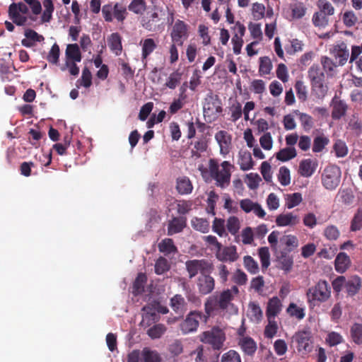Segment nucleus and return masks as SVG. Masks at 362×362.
Listing matches in <instances>:
<instances>
[{
    "mask_svg": "<svg viewBox=\"0 0 362 362\" xmlns=\"http://www.w3.org/2000/svg\"><path fill=\"white\" fill-rule=\"evenodd\" d=\"M361 286V280L358 276H354L345 282V288L349 296H354Z\"/></svg>",
    "mask_w": 362,
    "mask_h": 362,
    "instance_id": "7c9ffc66",
    "label": "nucleus"
},
{
    "mask_svg": "<svg viewBox=\"0 0 362 362\" xmlns=\"http://www.w3.org/2000/svg\"><path fill=\"white\" fill-rule=\"evenodd\" d=\"M268 324L264 329V336L268 339L273 338L277 332L278 325L275 319H267Z\"/></svg>",
    "mask_w": 362,
    "mask_h": 362,
    "instance_id": "680f3d73",
    "label": "nucleus"
},
{
    "mask_svg": "<svg viewBox=\"0 0 362 362\" xmlns=\"http://www.w3.org/2000/svg\"><path fill=\"white\" fill-rule=\"evenodd\" d=\"M351 335L354 343L362 344V325L355 323L351 328Z\"/></svg>",
    "mask_w": 362,
    "mask_h": 362,
    "instance_id": "13d9d810",
    "label": "nucleus"
},
{
    "mask_svg": "<svg viewBox=\"0 0 362 362\" xmlns=\"http://www.w3.org/2000/svg\"><path fill=\"white\" fill-rule=\"evenodd\" d=\"M238 345L241 350L248 356H252L257 350V344L250 337L243 335L238 338Z\"/></svg>",
    "mask_w": 362,
    "mask_h": 362,
    "instance_id": "412c9836",
    "label": "nucleus"
},
{
    "mask_svg": "<svg viewBox=\"0 0 362 362\" xmlns=\"http://www.w3.org/2000/svg\"><path fill=\"white\" fill-rule=\"evenodd\" d=\"M337 198L339 202L348 205L353 202L354 196L351 189H341L338 192Z\"/></svg>",
    "mask_w": 362,
    "mask_h": 362,
    "instance_id": "79ce46f5",
    "label": "nucleus"
},
{
    "mask_svg": "<svg viewBox=\"0 0 362 362\" xmlns=\"http://www.w3.org/2000/svg\"><path fill=\"white\" fill-rule=\"evenodd\" d=\"M66 57L72 62H80L81 61V54L79 47L77 44L68 45L66 49Z\"/></svg>",
    "mask_w": 362,
    "mask_h": 362,
    "instance_id": "f704fd0d",
    "label": "nucleus"
},
{
    "mask_svg": "<svg viewBox=\"0 0 362 362\" xmlns=\"http://www.w3.org/2000/svg\"><path fill=\"white\" fill-rule=\"evenodd\" d=\"M231 280L235 286H243L247 281V276L243 271L238 269L233 273Z\"/></svg>",
    "mask_w": 362,
    "mask_h": 362,
    "instance_id": "3c124183",
    "label": "nucleus"
},
{
    "mask_svg": "<svg viewBox=\"0 0 362 362\" xmlns=\"http://www.w3.org/2000/svg\"><path fill=\"white\" fill-rule=\"evenodd\" d=\"M226 337L223 331L218 327H213L200 336V340L204 344L211 345L214 349L220 350L223 346Z\"/></svg>",
    "mask_w": 362,
    "mask_h": 362,
    "instance_id": "39448f33",
    "label": "nucleus"
},
{
    "mask_svg": "<svg viewBox=\"0 0 362 362\" xmlns=\"http://www.w3.org/2000/svg\"><path fill=\"white\" fill-rule=\"evenodd\" d=\"M165 325L157 324L148 330V334L151 339H158L165 333Z\"/></svg>",
    "mask_w": 362,
    "mask_h": 362,
    "instance_id": "e2e57ef3",
    "label": "nucleus"
},
{
    "mask_svg": "<svg viewBox=\"0 0 362 362\" xmlns=\"http://www.w3.org/2000/svg\"><path fill=\"white\" fill-rule=\"evenodd\" d=\"M182 79V74L177 71L171 73L166 78L165 86L174 90L180 83Z\"/></svg>",
    "mask_w": 362,
    "mask_h": 362,
    "instance_id": "ea45409f",
    "label": "nucleus"
},
{
    "mask_svg": "<svg viewBox=\"0 0 362 362\" xmlns=\"http://www.w3.org/2000/svg\"><path fill=\"white\" fill-rule=\"evenodd\" d=\"M142 311V320L140 323L142 327H148L151 324L158 321L159 315L153 306L152 301L144 306Z\"/></svg>",
    "mask_w": 362,
    "mask_h": 362,
    "instance_id": "4468645a",
    "label": "nucleus"
},
{
    "mask_svg": "<svg viewBox=\"0 0 362 362\" xmlns=\"http://www.w3.org/2000/svg\"><path fill=\"white\" fill-rule=\"evenodd\" d=\"M332 117L334 119H339L345 115L348 106L345 101L341 100L335 95L332 100Z\"/></svg>",
    "mask_w": 362,
    "mask_h": 362,
    "instance_id": "a211bd4d",
    "label": "nucleus"
},
{
    "mask_svg": "<svg viewBox=\"0 0 362 362\" xmlns=\"http://www.w3.org/2000/svg\"><path fill=\"white\" fill-rule=\"evenodd\" d=\"M262 179L257 173H250L246 176V183L250 189H256L258 188Z\"/></svg>",
    "mask_w": 362,
    "mask_h": 362,
    "instance_id": "0e129e2a",
    "label": "nucleus"
},
{
    "mask_svg": "<svg viewBox=\"0 0 362 362\" xmlns=\"http://www.w3.org/2000/svg\"><path fill=\"white\" fill-rule=\"evenodd\" d=\"M317 167V163L312 159L308 158L302 160L299 164L298 173L304 177H311L315 172Z\"/></svg>",
    "mask_w": 362,
    "mask_h": 362,
    "instance_id": "6ab92c4d",
    "label": "nucleus"
},
{
    "mask_svg": "<svg viewBox=\"0 0 362 362\" xmlns=\"http://www.w3.org/2000/svg\"><path fill=\"white\" fill-rule=\"evenodd\" d=\"M351 264L349 257L345 252H339L334 260L335 270L340 274L344 273Z\"/></svg>",
    "mask_w": 362,
    "mask_h": 362,
    "instance_id": "393cba45",
    "label": "nucleus"
},
{
    "mask_svg": "<svg viewBox=\"0 0 362 362\" xmlns=\"http://www.w3.org/2000/svg\"><path fill=\"white\" fill-rule=\"evenodd\" d=\"M206 320V317L199 311L190 312L186 317V319L180 324V329L185 334L194 332L197 331L199 322Z\"/></svg>",
    "mask_w": 362,
    "mask_h": 362,
    "instance_id": "6e6552de",
    "label": "nucleus"
},
{
    "mask_svg": "<svg viewBox=\"0 0 362 362\" xmlns=\"http://www.w3.org/2000/svg\"><path fill=\"white\" fill-rule=\"evenodd\" d=\"M170 305L173 311L180 316H182L187 310V303L180 294H176L171 298Z\"/></svg>",
    "mask_w": 362,
    "mask_h": 362,
    "instance_id": "4be33fe9",
    "label": "nucleus"
},
{
    "mask_svg": "<svg viewBox=\"0 0 362 362\" xmlns=\"http://www.w3.org/2000/svg\"><path fill=\"white\" fill-rule=\"evenodd\" d=\"M308 302L315 305L316 303L326 302L331 296V287L325 280H320L315 286L309 288L306 292Z\"/></svg>",
    "mask_w": 362,
    "mask_h": 362,
    "instance_id": "7ed1b4c3",
    "label": "nucleus"
},
{
    "mask_svg": "<svg viewBox=\"0 0 362 362\" xmlns=\"http://www.w3.org/2000/svg\"><path fill=\"white\" fill-rule=\"evenodd\" d=\"M299 222V216L292 213L281 214L276 219L278 226H293L298 224Z\"/></svg>",
    "mask_w": 362,
    "mask_h": 362,
    "instance_id": "5701e85b",
    "label": "nucleus"
},
{
    "mask_svg": "<svg viewBox=\"0 0 362 362\" xmlns=\"http://www.w3.org/2000/svg\"><path fill=\"white\" fill-rule=\"evenodd\" d=\"M172 41L179 46H182L184 40L188 37L187 25L182 21H175L170 33Z\"/></svg>",
    "mask_w": 362,
    "mask_h": 362,
    "instance_id": "9d476101",
    "label": "nucleus"
},
{
    "mask_svg": "<svg viewBox=\"0 0 362 362\" xmlns=\"http://www.w3.org/2000/svg\"><path fill=\"white\" fill-rule=\"evenodd\" d=\"M216 258L221 262H234L238 258L235 246H220L216 252Z\"/></svg>",
    "mask_w": 362,
    "mask_h": 362,
    "instance_id": "2eb2a0df",
    "label": "nucleus"
},
{
    "mask_svg": "<svg viewBox=\"0 0 362 362\" xmlns=\"http://www.w3.org/2000/svg\"><path fill=\"white\" fill-rule=\"evenodd\" d=\"M16 3H12L8 7V16L13 23L17 25H23L27 21V18L16 8Z\"/></svg>",
    "mask_w": 362,
    "mask_h": 362,
    "instance_id": "cd10ccee",
    "label": "nucleus"
},
{
    "mask_svg": "<svg viewBox=\"0 0 362 362\" xmlns=\"http://www.w3.org/2000/svg\"><path fill=\"white\" fill-rule=\"evenodd\" d=\"M170 264L168 261L164 257H159L155 264V272L158 275L165 274L170 269Z\"/></svg>",
    "mask_w": 362,
    "mask_h": 362,
    "instance_id": "09e8293b",
    "label": "nucleus"
},
{
    "mask_svg": "<svg viewBox=\"0 0 362 362\" xmlns=\"http://www.w3.org/2000/svg\"><path fill=\"white\" fill-rule=\"evenodd\" d=\"M281 310L282 303L281 300L276 296L272 297L267 303L266 310L267 319H275Z\"/></svg>",
    "mask_w": 362,
    "mask_h": 362,
    "instance_id": "aec40b11",
    "label": "nucleus"
},
{
    "mask_svg": "<svg viewBox=\"0 0 362 362\" xmlns=\"http://www.w3.org/2000/svg\"><path fill=\"white\" fill-rule=\"evenodd\" d=\"M140 45H141V60L144 62L156 49L157 44L153 38H146L141 40Z\"/></svg>",
    "mask_w": 362,
    "mask_h": 362,
    "instance_id": "a878e982",
    "label": "nucleus"
},
{
    "mask_svg": "<svg viewBox=\"0 0 362 362\" xmlns=\"http://www.w3.org/2000/svg\"><path fill=\"white\" fill-rule=\"evenodd\" d=\"M159 250L161 252L170 254L176 251V247L173 240L170 238L163 240L158 245Z\"/></svg>",
    "mask_w": 362,
    "mask_h": 362,
    "instance_id": "603ef678",
    "label": "nucleus"
},
{
    "mask_svg": "<svg viewBox=\"0 0 362 362\" xmlns=\"http://www.w3.org/2000/svg\"><path fill=\"white\" fill-rule=\"evenodd\" d=\"M102 14L106 22H112L114 18L118 22H123L127 15V8L120 3L105 4L102 8Z\"/></svg>",
    "mask_w": 362,
    "mask_h": 362,
    "instance_id": "20e7f679",
    "label": "nucleus"
},
{
    "mask_svg": "<svg viewBox=\"0 0 362 362\" xmlns=\"http://www.w3.org/2000/svg\"><path fill=\"white\" fill-rule=\"evenodd\" d=\"M296 156L297 153L294 147H286L276 153V158L282 162H286L294 158Z\"/></svg>",
    "mask_w": 362,
    "mask_h": 362,
    "instance_id": "c9c22d12",
    "label": "nucleus"
},
{
    "mask_svg": "<svg viewBox=\"0 0 362 362\" xmlns=\"http://www.w3.org/2000/svg\"><path fill=\"white\" fill-rule=\"evenodd\" d=\"M191 223L192 227L198 231L203 233H206L209 231V223L206 219L194 218L192 219Z\"/></svg>",
    "mask_w": 362,
    "mask_h": 362,
    "instance_id": "a18cd8bd",
    "label": "nucleus"
},
{
    "mask_svg": "<svg viewBox=\"0 0 362 362\" xmlns=\"http://www.w3.org/2000/svg\"><path fill=\"white\" fill-rule=\"evenodd\" d=\"M221 362H241V358L237 351L231 349L222 355Z\"/></svg>",
    "mask_w": 362,
    "mask_h": 362,
    "instance_id": "338daca9",
    "label": "nucleus"
},
{
    "mask_svg": "<svg viewBox=\"0 0 362 362\" xmlns=\"http://www.w3.org/2000/svg\"><path fill=\"white\" fill-rule=\"evenodd\" d=\"M107 45L110 50L116 56H119L121 54L122 50V38L119 33H112L107 38Z\"/></svg>",
    "mask_w": 362,
    "mask_h": 362,
    "instance_id": "bb28decb",
    "label": "nucleus"
},
{
    "mask_svg": "<svg viewBox=\"0 0 362 362\" xmlns=\"http://www.w3.org/2000/svg\"><path fill=\"white\" fill-rule=\"evenodd\" d=\"M340 178V168L337 165H329L322 173V183L327 189L333 190L339 185Z\"/></svg>",
    "mask_w": 362,
    "mask_h": 362,
    "instance_id": "423d86ee",
    "label": "nucleus"
},
{
    "mask_svg": "<svg viewBox=\"0 0 362 362\" xmlns=\"http://www.w3.org/2000/svg\"><path fill=\"white\" fill-rule=\"evenodd\" d=\"M230 113V120L233 122H237L243 115V109L241 104L235 101L229 107Z\"/></svg>",
    "mask_w": 362,
    "mask_h": 362,
    "instance_id": "de8ad7c7",
    "label": "nucleus"
},
{
    "mask_svg": "<svg viewBox=\"0 0 362 362\" xmlns=\"http://www.w3.org/2000/svg\"><path fill=\"white\" fill-rule=\"evenodd\" d=\"M286 313L289 316L301 320L305 316V306H298L294 303H291L286 308Z\"/></svg>",
    "mask_w": 362,
    "mask_h": 362,
    "instance_id": "2f4dec72",
    "label": "nucleus"
},
{
    "mask_svg": "<svg viewBox=\"0 0 362 362\" xmlns=\"http://www.w3.org/2000/svg\"><path fill=\"white\" fill-rule=\"evenodd\" d=\"M286 206L288 209H292L298 205L302 202V195L299 192H295L291 194H288L286 197Z\"/></svg>",
    "mask_w": 362,
    "mask_h": 362,
    "instance_id": "bf43d9fd",
    "label": "nucleus"
},
{
    "mask_svg": "<svg viewBox=\"0 0 362 362\" xmlns=\"http://www.w3.org/2000/svg\"><path fill=\"white\" fill-rule=\"evenodd\" d=\"M238 164L243 171H247L252 168L254 163L252 156L248 151H240L239 153Z\"/></svg>",
    "mask_w": 362,
    "mask_h": 362,
    "instance_id": "c756f323",
    "label": "nucleus"
},
{
    "mask_svg": "<svg viewBox=\"0 0 362 362\" xmlns=\"http://www.w3.org/2000/svg\"><path fill=\"white\" fill-rule=\"evenodd\" d=\"M328 143L329 139L326 136L323 135L316 136L313 141V151L315 153L321 152Z\"/></svg>",
    "mask_w": 362,
    "mask_h": 362,
    "instance_id": "864d4df0",
    "label": "nucleus"
},
{
    "mask_svg": "<svg viewBox=\"0 0 362 362\" xmlns=\"http://www.w3.org/2000/svg\"><path fill=\"white\" fill-rule=\"evenodd\" d=\"M222 111L220 100L216 95L210 93L207 94L203 105L204 117H216Z\"/></svg>",
    "mask_w": 362,
    "mask_h": 362,
    "instance_id": "1a4fd4ad",
    "label": "nucleus"
},
{
    "mask_svg": "<svg viewBox=\"0 0 362 362\" xmlns=\"http://www.w3.org/2000/svg\"><path fill=\"white\" fill-rule=\"evenodd\" d=\"M177 190L181 194H189L192 192L193 187L187 177H181L177 180Z\"/></svg>",
    "mask_w": 362,
    "mask_h": 362,
    "instance_id": "473e14b6",
    "label": "nucleus"
},
{
    "mask_svg": "<svg viewBox=\"0 0 362 362\" xmlns=\"http://www.w3.org/2000/svg\"><path fill=\"white\" fill-rule=\"evenodd\" d=\"M317 6L320 12L325 13V16H332L334 13V6L327 0H318Z\"/></svg>",
    "mask_w": 362,
    "mask_h": 362,
    "instance_id": "052dcab7",
    "label": "nucleus"
},
{
    "mask_svg": "<svg viewBox=\"0 0 362 362\" xmlns=\"http://www.w3.org/2000/svg\"><path fill=\"white\" fill-rule=\"evenodd\" d=\"M128 9L135 14H143L146 9L145 0H132L128 6Z\"/></svg>",
    "mask_w": 362,
    "mask_h": 362,
    "instance_id": "c03bdc74",
    "label": "nucleus"
},
{
    "mask_svg": "<svg viewBox=\"0 0 362 362\" xmlns=\"http://www.w3.org/2000/svg\"><path fill=\"white\" fill-rule=\"evenodd\" d=\"M362 228V209H358L355 214L351 223V230L357 231Z\"/></svg>",
    "mask_w": 362,
    "mask_h": 362,
    "instance_id": "774afa93",
    "label": "nucleus"
},
{
    "mask_svg": "<svg viewBox=\"0 0 362 362\" xmlns=\"http://www.w3.org/2000/svg\"><path fill=\"white\" fill-rule=\"evenodd\" d=\"M147 281V276L143 273L138 274L132 286V293L139 295L144 291V286Z\"/></svg>",
    "mask_w": 362,
    "mask_h": 362,
    "instance_id": "4c0bfd02",
    "label": "nucleus"
},
{
    "mask_svg": "<svg viewBox=\"0 0 362 362\" xmlns=\"http://www.w3.org/2000/svg\"><path fill=\"white\" fill-rule=\"evenodd\" d=\"M162 359L158 351L145 347L141 352V362H161Z\"/></svg>",
    "mask_w": 362,
    "mask_h": 362,
    "instance_id": "c85d7f7f",
    "label": "nucleus"
},
{
    "mask_svg": "<svg viewBox=\"0 0 362 362\" xmlns=\"http://www.w3.org/2000/svg\"><path fill=\"white\" fill-rule=\"evenodd\" d=\"M243 264L245 269L250 273L255 274L259 272L258 264L251 256H245L243 258Z\"/></svg>",
    "mask_w": 362,
    "mask_h": 362,
    "instance_id": "6e6d98bb",
    "label": "nucleus"
},
{
    "mask_svg": "<svg viewBox=\"0 0 362 362\" xmlns=\"http://www.w3.org/2000/svg\"><path fill=\"white\" fill-rule=\"evenodd\" d=\"M204 308L208 315H210L214 311L220 309L218 296L213 295L207 298L204 303Z\"/></svg>",
    "mask_w": 362,
    "mask_h": 362,
    "instance_id": "a19ab883",
    "label": "nucleus"
},
{
    "mask_svg": "<svg viewBox=\"0 0 362 362\" xmlns=\"http://www.w3.org/2000/svg\"><path fill=\"white\" fill-rule=\"evenodd\" d=\"M293 340L298 345V351H304L309 352L310 351V334L308 332H298L293 337Z\"/></svg>",
    "mask_w": 362,
    "mask_h": 362,
    "instance_id": "f3484780",
    "label": "nucleus"
},
{
    "mask_svg": "<svg viewBox=\"0 0 362 362\" xmlns=\"http://www.w3.org/2000/svg\"><path fill=\"white\" fill-rule=\"evenodd\" d=\"M312 90L318 98H323L327 93L328 87L325 83V73L318 64L312 65L308 71Z\"/></svg>",
    "mask_w": 362,
    "mask_h": 362,
    "instance_id": "f03ea898",
    "label": "nucleus"
},
{
    "mask_svg": "<svg viewBox=\"0 0 362 362\" xmlns=\"http://www.w3.org/2000/svg\"><path fill=\"white\" fill-rule=\"evenodd\" d=\"M239 293V289L237 286L233 285L230 288L223 290L218 296L219 302V308L222 310H226L230 307H233V300L235 296Z\"/></svg>",
    "mask_w": 362,
    "mask_h": 362,
    "instance_id": "9b49d317",
    "label": "nucleus"
},
{
    "mask_svg": "<svg viewBox=\"0 0 362 362\" xmlns=\"http://www.w3.org/2000/svg\"><path fill=\"white\" fill-rule=\"evenodd\" d=\"M312 21L315 27L325 28L328 25L329 19L325 13L318 11L313 14Z\"/></svg>",
    "mask_w": 362,
    "mask_h": 362,
    "instance_id": "8fccbe9b",
    "label": "nucleus"
},
{
    "mask_svg": "<svg viewBox=\"0 0 362 362\" xmlns=\"http://www.w3.org/2000/svg\"><path fill=\"white\" fill-rule=\"evenodd\" d=\"M247 316L254 322H259L262 319V311L257 303L255 302H250L249 303Z\"/></svg>",
    "mask_w": 362,
    "mask_h": 362,
    "instance_id": "72a5a7b5",
    "label": "nucleus"
},
{
    "mask_svg": "<svg viewBox=\"0 0 362 362\" xmlns=\"http://www.w3.org/2000/svg\"><path fill=\"white\" fill-rule=\"evenodd\" d=\"M320 62L327 76L328 77L333 76L334 75V70L337 65L332 61V59L327 57H322Z\"/></svg>",
    "mask_w": 362,
    "mask_h": 362,
    "instance_id": "58836bf2",
    "label": "nucleus"
},
{
    "mask_svg": "<svg viewBox=\"0 0 362 362\" xmlns=\"http://www.w3.org/2000/svg\"><path fill=\"white\" fill-rule=\"evenodd\" d=\"M294 113L298 117L300 122L305 131H308L313 127V120L311 116L306 113L300 112L299 110L294 111Z\"/></svg>",
    "mask_w": 362,
    "mask_h": 362,
    "instance_id": "37998d69",
    "label": "nucleus"
},
{
    "mask_svg": "<svg viewBox=\"0 0 362 362\" xmlns=\"http://www.w3.org/2000/svg\"><path fill=\"white\" fill-rule=\"evenodd\" d=\"M158 11H161V8L158 6H154L153 12L149 17L142 18L141 23L145 30L150 32H156L158 30V26L157 25V23L160 20L158 13Z\"/></svg>",
    "mask_w": 362,
    "mask_h": 362,
    "instance_id": "dca6fc26",
    "label": "nucleus"
},
{
    "mask_svg": "<svg viewBox=\"0 0 362 362\" xmlns=\"http://www.w3.org/2000/svg\"><path fill=\"white\" fill-rule=\"evenodd\" d=\"M186 226V218L182 216L173 218L168 224V235L180 233Z\"/></svg>",
    "mask_w": 362,
    "mask_h": 362,
    "instance_id": "b1692460",
    "label": "nucleus"
},
{
    "mask_svg": "<svg viewBox=\"0 0 362 362\" xmlns=\"http://www.w3.org/2000/svg\"><path fill=\"white\" fill-rule=\"evenodd\" d=\"M185 267L189 279L194 278L199 273L200 275L211 273L213 269V264L205 259L188 260L185 262Z\"/></svg>",
    "mask_w": 362,
    "mask_h": 362,
    "instance_id": "0eeeda50",
    "label": "nucleus"
},
{
    "mask_svg": "<svg viewBox=\"0 0 362 362\" xmlns=\"http://www.w3.org/2000/svg\"><path fill=\"white\" fill-rule=\"evenodd\" d=\"M335 57L339 59L338 64L339 66H343L347 62L349 57V51L344 44H341L339 46V49L335 54Z\"/></svg>",
    "mask_w": 362,
    "mask_h": 362,
    "instance_id": "49530a36",
    "label": "nucleus"
},
{
    "mask_svg": "<svg viewBox=\"0 0 362 362\" xmlns=\"http://www.w3.org/2000/svg\"><path fill=\"white\" fill-rule=\"evenodd\" d=\"M232 165L228 161H223L221 165L217 161L211 159L209 161V171L211 176L216 182V185L225 188L229 185L230 181Z\"/></svg>",
    "mask_w": 362,
    "mask_h": 362,
    "instance_id": "f257e3e1",
    "label": "nucleus"
},
{
    "mask_svg": "<svg viewBox=\"0 0 362 362\" xmlns=\"http://www.w3.org/2000/svg\"><path fill=\"white\" fill-rule=\"evenodd\" d=\"M197 286L201 295L211 293L215 288V280L210 273H205L200 275L197 281Z\"/></svg>",
    "mask_w": 362,
    "mask_h": 362,
    "instance_id": "f8f14e48",
    "label": "nucleus"
},
{
    "mask_svg": "<svg viewBox=\"0 0 362 362\" xmlns=\"http://www.w3.org/2000/svg\"><path fill=\"white\" fill-rule=\"evenodd\" d=\"M272 69V64L270 59L267 57L259 58V71L264 75L269 74Z\"/></svg>",
    "mask_w": 362,
    "mask_h": 362,
    "instance_id": "69168bd1",
    "label": "nucleus"
},
{
    "mask_svg": "<svg viewBox=\"0 0 362 362\" xmlns=\"http://www.w3.org/2000/svg\"><path fill=\"white\" fill-rule=\"evenodd\" d=\"M215 140L220 148V153L226 156L229 153L232 147V136L226 131L220 130L215 134Z\"/></svg>",
    "mask_w": 362,
    "mask_h": 362,
    "instance_id": "ddd939ff",
    "label": "nucleus"
},
{
    "mask_svg": "<svg viewBox=\"0 0 362 362\" xmlns=\"http://www.w3.org/2000/svg\"><path fill=\"white\" fill-rule=\"evenodd\" d=\"M258 255L263 269H267L270 264V253L267 247H262L258 250Z\"/></svg>",
    "mask_w": 362,
    "mask_h": 362,
    "instance_id": "4d7b16f0",
    "label": "nucleus"
},
{
    "mask_svg": "<svg viewBox=\"0 0 362 362\" xmlns=\"http://www.w3.org/2000/svg\"><path fill=\"white\" fill-rule=\"evenodd\" d=\"M292 19H300L306 13V7L302 2H296L290 4Z\"/></svg>",
    "mask_w": 362,
    "mask_h": 362,
    "instance_id": "e433bc0d",
    "label": "nucleus"
},
{
    "mask_svg": "<svg viewBox=\"0 0 362 362\" xmlns=\"http://www.w3.org/2000/svg\"><path fill=\"white\" fill-rule=\"evenodd\" d=\"M278 180L283 186H287L291 183L290 170L287 167L282 166L279 168Z\"/></svg>",
    "mask_w": 362,
    "mask_h": 362,
    "instance_id": "5fc2aeb1",
    "label": "nucleus"
}]
</instances>
